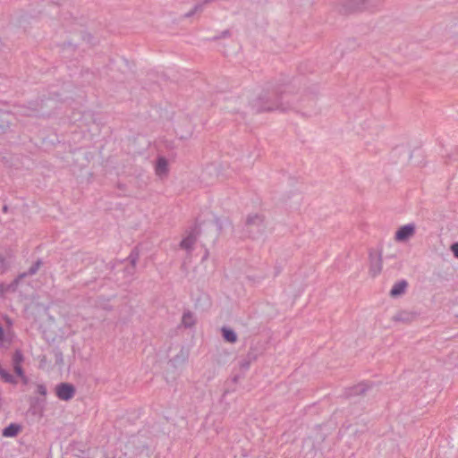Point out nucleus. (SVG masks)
Instances as JSON below:
<instances>
[{"instance_id": "obj_1", "label": "nucleus", "mask_w": 458, "mask_h": 458, "mask_svg": "<svg viewBox=\"0 0 458 458\" xmlns=\"http://www.w3.org/2000/svg\"><path fill=\"white\" fill-rule=\"evenodd\" d=\"M416 232V226L414 224H407L400 226L394 236V239L397 242H403L412 238Z\"/></svg>"}, {"instance_id": "obj_2", "label": "nucleus", "mask_w": 458, "mask_h": 458, "mask_svg": "<svg viewBox=\"0 0 458 458\" xmlns=\"http://www.w3.org/2000/svg\"><path fill=\"white\" fill-rule=\"evenodd\" d=\"M56 396L63 401L71 400L75 394V388L72 384L61 383L55 386Z\"/></svg>"}, {"instance_id": "obj_3", "label": "nucleus", "mask_w": 458, "mask_h": 458, "mask_svg": "<svg viewBox=\"0 0 458 458\" xmlns=\"http://www.w3.org/2000/svg\"><path fill=\"white\" fill-rule=\"evenodd\" d=\"M23 361V356L20 352H15V353L13 356V369L16 373V375L21 377V382L23 384H28L29 380L28 377L25 376L24 371L21 368V363Z\"/></svg>"}, {"instance_id": "obj_4", "label": "nucleus", "mask_w": 458, "mask_h": 458, "mask_svg": "<svg viewBox=\"0 0 458 458\" xmlns=\"http://www.w3.org/2000/svg\"><path fill=\"white\" fill-rule=\"evenodd\" d=\"M197 235L198 233L195 231L188 233L182 240L180 246L185 250L191 249L196 242Z\"/></svg>"}, {"instance_id": "obj_5", "label": "nucleus", "mask_w": 458, "mask_h": 458, "mask_svg": "<svg viewBox=\"0 0 458 458\" xmlns=\"http://www.w3.org/2000/svg\"><path fill=\"white\" fill-rule=\"evenodd\" d=\"M155 171L157 176L165 177L168 174V162L164 157H159L157 161Z\"/></svg>"}, {"instance_id": "obj_6", "label": "nucleus", "mask_w": 458, "mask_h": 458, "mask_svg": "<svg viewBox=\"0 0 458 458\" xmlns=\"http://www.w3.org/2000/svg\"><path fill=\"white\" fill-rule=\"evenodd\" d=\"M407 286L408 283L405 280L395 283L390 291V295L394 298L403 294L407 289Z\"/></svg>"}, {"instance_id": "obj_7", "label": "nucleus", "mask_w": 458, "mask_h": 458, "mask_svg": "<svg viewBox=\"0 0 458 458\" xmlns=\"http://www.w3.org/2000/svg\"><path fill=\"white\" fill-rule=\"evenodd\" d=\"M21 430V427L17 424H11L3 430V436L5 437H13Z\"/></svg>"}, {"instance_id": "obj_8", "label": "nucleus", "mask_w": 458, "mask_h": 458, "mask_svg": "<svg viewBox=\"0 0 458 458\" xmlns=\"http://www.w3.org/2000/svg\"><path fill=\"white\" fill-rule=\"evenodd\" d=\"M223 336L225 341L229 343H234L236 342L237 336L236 334L229 328H223Z\"/></svg>"}, {"instance_id": "obj_9", "label": "nucleus", "mask_w": 458, "mask_h": 458, "mask_svg": "<svg viewBox=\"0 0 458 458\" xmlns=\"http://www.w3.org/2000/svg\"><path fill=\"white\" fill-rule=\"evenodd\" d=\"M182 322L185 327H191L195 323L194 315L191 312H185L182 316Z\"/></svg>"}, {"instance_id": "obj_10", "label": "nucleus", "mask_w": 458, "mask_h": 458, "mask_svg": "<svg viewBox=\"0 0 458 458\" xmlns=\"http://www.w3.org/2000/svg\"><path fill=\"white\" fill-rule=\"evenodd\" d=\"M0 376H1L2 379L5 382H8L11 384L17 383V381L14 379V377L11 374H9L7 371L3 369L1 367H0Z\"/></svg>"}, {"instance_id": "obj_11", "label": "nucleus", "mask_w": 458, "mask_h": 458, "mask_svg": "<svg viewBox=\"0 0 458 458\" xmlns=\"http://www.w3.org/2000/svg\"><path fill=\"white\" fill-rule=\"evenodd\" d=\"M381 271V265L379 263L376 264L374 267L370 268V274L373 277L377 276Z\"/></svg>"}, {"instance_id": "obj_12", "label": "nucleus", "mask_w": 458, "mask_h": 458, "mask_svg": "<svg viewBox=\"0 0 458 458\" xmlns=\"http://www.w3.org/2000/svg\"><path fill=\"white\" fill-rule=\"evenodd\" d=\"M261 222H262V218L259 215H254L253 216H250L248 218L249 224H256V223H261Z\"/></svg>"}, {"instance_id": "obj_13", "label": "nucleus", "mask_w": 458, "mask_h": 458, "mask_svg": "<svg viewBox=\"0 0 458 458\" xmlns=\"http://www.w3.org/2000/svg\"><path fill=\"white\" fill-rule=\"evenodd\" d=\"M360 0H346L345 4L352 10H356L358 8L356 5L360 3Z\"/></svg>"}, {"instance_id": "obj_14", "label": "nucleus", "mask_w": 458, "mask_h": 458, "mask_svg": "<svg viewBox=\"0 0 458 458\" xmlns=\"http://www.w3.org/2000/svg\"><path fill=\"white\" fill-rule=\"evenodd\" d=\"M37 393L42 396L47 395V388L44 385L37 386Z\"/></svg>"}, {"instance_id": "obj_15", "label": "nucleus", "mask_w": 458, "mask_h": 458, "mask_svg": "<svg viewBox=\"0 0 458 458\" xmlns=\"http://www.w3.org/2000/svg\"><path fill=\"white\" fill-rule=\"evenodd\" d=\"M451 250L454 253V255L458 258V242L456 243H454L452 246H451Z\"/></svg>"}, {"instance_id": "obj_16", "label": "nucleus", "mask_w": 458, "mask_h": 458, "mask_svg": "<svg viewBox=\"0 0 458 458\" xmlns=\"http://www.w3.org/2000/svg\"><path fill=\"white\" fill-rule=\"evenodd\" d=\"M5 268V262L4 259L0 257V272H3Z\"/></svg>"}, {"instance_id": "obj_17", "label": "nucleus", "mask_w": 458, "mask_h": 458, "mask_svg": "<svg viewBox=\"0 0 458 458\" xmlns=\"http://www.w3.org/2000/svg\"><path fill=\"white\" fill-rule=\"evenodd\" d=\"M274 108H275L274 106H269L266 107L265 109L271 110V109H274Z\"/></svg>"}]
</instances>
